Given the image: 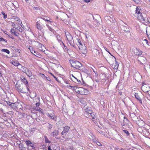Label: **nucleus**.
Wrapping results in <instances>:
<instances>
[{"instance_id":"412c9836","label":"nucleus","mask_w":150,"mask_h":150,"mask_svg":"<svg viewBox=\"0 0 150 150\" xmlns=\"http://www.w3.org/2000/svg\"><path fill=\"white\" fill-rule=\"evenodd\" d=\"M134 96H135V98L139 101L140 103H142V99L139 96L138 93H135Z\"/></svg>"},{"instance_id":"f03ea898","label":"nucleus","mask_w":150,"mask_h":150,"mask_svg":"<svg viewBox=\"0 0 150 150\" xmlns=\"http://www.w3.org/2000/svg\"><path fill=\"white\" fill-rule=\"evenodd\" d=\"M20 78L21 82L24 84L27 91H28L30 93L31 92L29 88V84L27 79L25 78L24 76H21Z\"/></svg>"},{"instance_id":"f704fd0d","label":"nucleus","mask_w":150,"mask_h":150,"mask_svg":"<svg viewBox=\"0 0 150 150\" xmlns=\"http://www.w3.org/2000/svg\"><path fill=\"white\" fill-rule=\"evenodd\" d=\"M138 52H136V55H140L142 54V51L141 50H138Z\"/></svg>"},{"instance_id":"0eeeda50","label":"nucleus","mask_w":150,"mask_h":150,"mask_svg":"<svg viewBox=\"0 0 150 150\" xmlns=\"http://www.w3.org/2000/svg\"><path fill=\"white\" fill-rule=\"evenodd\" d=\"M78 42V44L77 45H79L78 46L80 49H85L86 48V47L84 43H82L79 39H77Z\"/></svg>"},{"instance_id":"8fccbe9b","label":"nucleus","mask_w":150,"mask_h":150,"mask_svg":"<svg viewBox=\"0 0 150 150\" xmlns=\"http://www.w3.org/2000/svg\"><path fill=\"white\" fill-rule=\"evenodd\" d=\"M92 70L93 71V72L95 73V76H98V74H97V71H95L94 69L93 68H92Z\"/></svg>"},{"instance_id":"c9c22d12","label":"nucleus","mask_w":150,"mask_h":150,"mask_svg":"<svg viewBox=\"0 0 150 150\" xmlns=\"http://www.w3.org/2000/svg\"><path fill=\"white\" fill-rule=\"evenodd\" d=\"M46 25L50 31H51V32H53V31L54 30L49 25H48L47 24H46Z\"/></svg>"},{"instance_id":"37998d69","label":"nucleus","mask_w":150,"mask_h":150,"mask_svg":"<svg viewBox=\"0 0 150 150\" xmlns=\"http://www.w3.org/2000/svg\"><path fill=\"white\" fill-rule=\"evenodd\" d=\"M105 19H108V21H110V22H111V20L110 19V18H111V17L110 16H105Z\"/></svg>"},{"instance_id":"864d4df0","label":"nucleus","mask_w":150,"mask_h":150,"mask_svg":"<svg viewBox=\"0 0 150 150\" xmlns=\"http://www.w3.org/2000/svg\"><path fill=\"white\" fill-rule=\"evenodd\" d=\"M14 35L17 37L19 35V33L17 32H16V31L15 32V33H14Z\"/></svg>"},{"instance_id":"a18cd8bd","label":"nucleus","mask_w":150,"mask_h":150,"mask_svg":"<svg viewBox=\"0 0 150 150\" xmlns=\"http://www.w3.org/2000/svg\"><path fill=\"white\" fill-rule=\"evenodd\" d=\"M11 33L14 34L15 33L16 31H15L14 29L11 28Z\"/></svg>"},{"instance_id":"20e7f679","label":"nucleus","mask_w":150,"mask_h":150,"mask_svg":"<svg viewBox=\"0 0 150 150\" xmlns=\"http://www.w3.org/2000/svg\"><path fill=\"white\" fill-rule=\"evenodd\" d=\"M146 15L144 13L142 14L140 13L138 15V18L140 21L146 22V18L144 17Z\"/></svg>"},{"instance_id":"aec40b11","label":"nucleus","mask_w":150,"mask_h":150,"mask_svg":"<svg viewBox=\"0 0 150 150\" xmlns=\"http://www.w3.org/2000/svg\"><path fill=\"white\" fill-rule=\"evenodd\" d=\"M93 52L95 54L96 56H102V53L101 52H100H100L99 51L96 50L95 49L93 51Z\"/></svg>"},{"instance_id":"3c124183","label":"nucleus","mask_w":150,"mask_h":150,"mask_svg":"<svg viewBox=\"0 0 150 150\" xmlns=\"http://www.w3.org/2000/svg\"><path fill=\"white\" fill-rule=\"evenodd\" d=\"M52 127V125L50 124H49V125H48L47 127L49 129H51Z\"/></svg>"},{"instance_id":"a19ab883","label":"nucleus","mask_w":150,"mask_h":150,"mask_svg":"<svg viewBox=\"0 0 150 150\" xmlns=\"http://www.w3.org/2000/svg\"><path fill=\"white\" fill-rule=\"evenodd\" d=\"M142 58V59L143 60V62L144 63H145L146 62V59L145 58V57H141Z\"/></svg>"},{"instance_id":"c756f323","label":"nucleus","mask_w":150,"mask_h":150,"mask_svg":"<svg viewBox=\"0 0 150 150\" xmlns=\"http://www.w3.org/2000/svg\"><path fill=\"white\" fill-rule=\"evenodd\" d=\"M23 88V87H22V90L23 91V92H21L22 93H27L28 94V91H27V90L26 88Z\"/></svg>"},{"instance_id":"6e6d98bb","label":"nucleus","mask_w":150,"mask_h":150,"mask_svg":"<svg viewBox=\"0 0 150 150\" xmlns=\"http://www.w3.org/2000/svg\"><path fill=\"white\" fill-rule=\"evenodd\" d=\"M96 143V144L98 146H102V144H101L99 142H97Z\"/></svg>"},{"instance_id":"b1692460","label":"nucleus","mask_w":150,"mask_h":150,"mask_svg":"<svg viewBox=\"0 0 150 150\" xmlns=\"http://www.w3.org/2000/svg\"><path fill=\"white\" fill-rule=\"evenodd\" d=\"M25 74L29 77H31L32 75V73L31 71L28 70L27 72H26Z\"/></svg>"},{"instance_id":"a878e982","label":"nucleus","mask_w":150,"mask_h":150,"mask_svg":"<svg viewBox=\"0 0 150 150\" xmlns=\"http://www.w3.org/2000/svg\"><path fill=\"white\" fill-rule=\"evenodd\" d=\"M45 142L46 143H50V141L48 139L47 137L46 136H44Z\"/></svg>"},{"instance_id":"e2e57ef3","label":"nucleus","mask_w":150,"mask_h":150,"mask_svg":"<svg viewBox=\"0 0 150 150\" xmlns=\"http://www.w3.org/2000/svg\"><path fill=\"white\" fill-rule=\"evenodd\" d=\"M14 19L17 21L19 19V18L17 17H16L15 18H14Z\"/></svg>"},{"instance_id":"f257e3e1","label":"nucleus","mask_w":150,"mask_h":150,"mask_svg":"<svg viewBox=\"0 0 150 150\" xmlns=\"http://www.w3.org/2000/svg\"><path fill=\"white\" fill-rule=\"evenodd\" d=\"M71 67L77 69H80L82 66V64L79 61L71 59L69 60Z\"/></svg>"},{"instance_id":"a211bd4d","label":"nucleus","mask_w":150,"mask_h":150,"mask_svg":"<svg viewBox=\"0 0 150 150\" xmlns=\"http://www.w3.org/2000/svg\"><path fill=\"white\" fill-rule=\"evenodd\" d=\"M118 94L120 99H124L126 98V95L124 93L123 94L122 92H120Z\"/></svg>"},{"instance_id":"e433bc0d","label":"nucleus","mask_w":150,"mask_h":150,"mask_svg":"<svg viewBox=\"0 0 150 150\" xmlns=\"http://www.w3.org/2000/svg\"><path fill=\"white\" fill-rule=\"evenodd\" d=\"M23 69L24 71L23 72H24L25 73L27 71L29 70L27 68L23 67L22 68Z\"/></svg>"},{"instance_id":"f3484780","label":"nucleus","mask_w":150,"mask_h":150,"mask_svg":"<svg viewBox=\"0 0 150 150\" xmlns=\"http://www.w3.org/2000/svg\"><path fill=\"white\" fill-rule=\"evenodd\" d=\"M16 88L17 90L20 92H23L22 87L20 85H18L17 83L16 84Z\"/></svg>"},{"instance_id":"423d86ee","label":"nucleus","mask_w":150,"mask_h":150,"mask_svg":"<svg viewBox=\"0 0 150 150\" xmlns=\"http://www.w3.org/2000/svg\"><path fill=\"white\" fill-rule=\"evenodd\" d=\"M25 143L28 147L29 148V147H30L31 148V149H35L34 144L32 142L29 140L26 141L25 142Z\"/></svg>"},{"instance_id":"9d476101","label":"nucleus","mask_w":150,"mask_h":150,"mask_svg":"<svg viewBox=\"0 0 150 150\" xmlns=\"http://www.w3.org/2000/svg\"><path fill=\"white\" fill-rule=\"evenodd\" d=\"M69 129L70 127L68 126H66L64 127L63 131L61 132V134L63 135L67 133L68 132Z\"/></svg>"},{"instance_id":"2eb2a0df","label":"nucleus","mask_w":150,"mask_h":150,"mask_svg":"<svg viewBox=\"0 0 150 150\" xmlns=\"http://www.w3.org/2000/svg\"><path fill=\"white\" fill-rule=\"evenodd\" d=\"M66 36L68 41L73 40L72 36L69 33H67V34H66Z\"/></svg>"},{"instance_id":"2f4dec72","label":"nucleus","mask_w":150,"mask_h":150,"mask_svg":"<svg viewBox=\"0 0 150 150\" xmlns=\"http://www.w3.org/2000/svg\"><path fill=\"white\" fill-rule=\"evenodd\" d=\"M1 51L2 52H4L8 54H9L10 53L9 51L7 49H2Z\"/></svg>"},{"instance_id":"4d7b16f0","label":"nucleus","mask_w":150,"mask_h":150,"mask_svg":"<svg viewBox=\"0 0 150 150\" xmlns=\"http://www.w3.org/2000/svg\"><path fill=\"white\" fill-rule=\"evenodd\" d=\"M29 131L30 133V135L32 134L33 133V130L32 129H31Z\"/></svg>"},{"instance_id":"603ef678","label":"nucleus","mask_w":150,"mask_h":150,"mask_svg":"<svg viewBox=\"0 0 150 150\" xmlns=\"http://www.w3.org/2000/svg\"><path fill=\"white\" fill-rule=\"evenodd\" d=\"M76 81L75 83L77 84H79L81 82L79 80H78L77 79H76Z\"/></svg>"},{"instance_id":"5fc2aeb1","label":"nucleus","mask_w":150,"mask_h":150,"mask_svg":"<svg viewBox=\"0 0 150 150\" xmlns=\"http://www.w3.org/2000/svg\"><path fill=\"white\" fill-rule=\"evenodd\" d=\"M51 75L53 77H54V78L56 79V81H58V79L53 74H51Z\"/></svg>"},{"instance_id":"c03bdc74","label":"nucleus","mask_w":150,"mask_h":150,"mask_svg":"<svg viewBox=\"0 0 150 150\" xmlns=\"http://www.w3.org/2000/svg\"><path fill=\"white\" fill-rule=\"evenodd\" d=\"M33 8L34 9H35L36 10H40V8L39 6H38L36 7H33Z\"/></svg>"},{"instance_id":"de8ad7c7","label":"nucleus","mask_w":150,"mask_h":150,"mask_svg":"<svg viewBox=\"0 0 150 150\" xmlns=\"http://www.w3.org/2000/svg\"><path fill=\"white\" fill-rule=\"evenodd\" d=\"M18 69H20L21 68H22L23 67L21 64L19 63V64L18 65Z\"/></svg>"},{"instance_id":"79ce46f5","label":"nucleus","mask_w":150,"mask_h":150,"mask_svg":"<svg viewBox=\"0 0 150 150\" xmlns=\"http://www.w3.org/2000/svg\"><path fill=\"white\" fill-rule=\"evenodd\" d=\"M17 22L19 25L22 26V22L20 19L17 21Z\"/></svg>"},{"instance_id":"09e8293b","label":"nucleus","mask_w":150,"mask_h":150,"mask_svg":"<svg viewBox=\"0 0 150 150\" xmlns=\"http://www.w3.org/2000/svg\"><path fill=\"white\" fill-rule=\"evenodd\" d=\"M4 41L6 43L7 42V41L5 39H4V38H2L1 37V39H0V41Z\"/></svg>"},{"instance_id":"bf43d9fd","label":"nucleus","mask_w":150,"mask_h":150,"mask_svg":"<svg viewBox=\"0 0 150 150\" xmlns=\"http://www.w3.org/2000/svg\"><path fill=\"white\" fill-rule=\"evenodd\" d=\"M76 79H77L76 78L74 77V79H71V80L73 81H74V82H75L76 81Z\"/></svg>"},{"instance_id":"1a4fd4ad","label":"nucleus","mask_w":150,"mask_h":150,"mask_svg":"<svg viewBox=\"0 0 150 150\" xmlns=\"http://www.w3.org/2000/svg\"><path fill=\"white\" fill-rule=\"evenodd\" d=\"M4 102L6 103L7 105L11 107L12 108L15 109L16 108L15 103H12L9 101H7L6 100H4Z\"/></svg>"},{"instance_id":"58836bf2","label":"nucleus","mask_w":150,"mask_h":150,"mask_svg":"<svg viewBox=\"0 0 150 150\" xmlns=\"http://www.w3.org/2000/svg\"><path fill=\"white\" fill-rule=\"evenodd\" d=\"M144 42V43H146V44H147L149 46H150V43H149L148 42V40L146 39H144L143 40Z\"/></svg>"},{"instance_id":"338daca9","label":"nucleus","mask_w":150,"mask_h":150,"mask_svg":"<svg viewBox=\"0 0 150 150\" xmlns=\"http://www.w3.org/2000/svg\"><path fill=\"white\" fill-rule=\"evenodd\" d=\"M90 22L91 23V24H90V23H88V25L90 26V27L91 28L92 26V24H91V23H92V22H91V21H90Z\"/></svg>"},{"instance_id":"c85d7f7f","label":"nucleus","mask_w":150,"mask_h":150,"mask_svg":"<svg viewBox=\"0 0 150 150\" xmlns=\"http://www.w3.org/2000/svg\"><path fill=\"white\" fill-rule=\"evenodd\" d=\"M35 108L36 110L42 113H43V111L42 109L38 107Z\"/></svg>"},{"instance_id":"4468645a","label":"nucleus","mask_w":150,"mask_h":150,"mask_svg":"<svg viewBox=\"0 0 150 150\" xmlns=\"http://www.w3.org/2000/svg\"><path fill=\"white\" fill-rule=\"evenodd\" d=\"M10 63L15 66H18L19 64V62L17 61H14L12 59H11L10 61Z\"/></svg>"},{"instance_id":"dca6fc26","label":"nucleus","mask_w":150,"mask_h":150,"mask_svg":"<svg viewBox=\"0 0 150 150\" xmlns=\"http://www.w3.org/2000/svg\"><path fill=\"white\" fill-rule=\"evenodd\" d=\"M59 134V131L57 130H54V131L51 133L50 135L53 137L57 136Z\"/></svg>"},{"instance_id":"6ab92c4d","label":"nucleus","mask_w":150,"mask_h":150,"mask_svg":"<svg viewBox=\"0 0 150 150\" xmlns=\"http://www.w3.org/2000/svg\"><path fill=\"white\" fill-rule=\"evenodd\" d=\"M29 49L30 50L31 52L35 56H37V55H39V53L35 51V50H32V51H31V49H32V47H30Z\"/></svg>"},{"instance_id":"cd10ccee","label":"nucleus","mask_w":150,"mask_h":150,"mask_svg":"<svg viewBox=\"0 0 150 150\" xmlns=\"http://www.w3.org/2000/svg\"><path fill=\"white\" fill-rule=\"evenodd\" d=\"M140 7H137L135 10V13L138 15L139 13H141L140 12Z\"/></svg>"},{"instance_id":"774afa93","label":"nucleus","mask_w":150,"mask_h":150,"mask_svg":"<svg viewBox=\"0 0 150 150\" xmlns=\"http://www.w3.org/2000/svg\"><path fill=\"white\" fill-rule=\"evenodd\" d=\"M64 82L65 83L67 84H69V81H64Z\"/></svg>"},{"instance_id":"5701e85b","label":"nucleus","mask_w":150,"mask_h":150,"mask_svg":"<svg viewBox=\"0 0 150 150\" xmlns=\"http://www.w3.org/2000/svg\"><path fill=\"white\" fill-rule=\"evenodd\" d=\"M53 150H60V147L58 144L54 145L53 147Z\"/></svg>"},{"instance_id":"4c0bfd02","label":"nucleus","mask_w":150,"mask_h":150,"mask_svg":"<svg viewBox=\"0 0 150 150\" xmlns=\"http://www.w3.org/2000/svg\"><path fill=\"white\" fill-rule=\"evenodd\" d=\"M2 14L3 15V17L4 19H6L7 18V15L5 14L4 12H2Z\"/></svg>"},{"instance_id":"4be33fe9","label":"nucleus","mask_w":150,"mask_h":150,"mask_svg":"<svg viewBox=\"0 0 150 150\" xmlns=\"http://www.w3.org/2000/svg\"><path fill=\"white\" fill-rule=\"evenodd\" d=\"M83 72L84 73V74L87 76L90 75L89 71L86 69H85Z\"/></svg>"},{"instance_id":"49530a36","label":"nucleus","mask_w":150,"mask_h":150,"mask_svg":"<svg viewBox=\"0 0 150 150\" xmlns=\"http://www.w3.org/2000/svg\"><path fill=\"white\" fill-rule=\"evenodd\" d=\"M11 23L12 24V26H13V27L14 28H16V27H17L16 26L18 25L16 24H15L13 22H11Z\"/></svg>"},{"instance_id":"39448f33","label":"nucleus","mask_w":150,"mask_h":150,"mask_svg":"<svg viewBox=\"0 0 150 150\" xmlns=\"http://www.w3.org/2000/svg\"><path fill=\"white\" fill-rule=\"evenodd\" d=\"M85 111L86 113L85 114V115L86 117L89 118L90 117V114L91 113L93 112V110H91L90 108L87 107L85 110Z\"/></svg>"},{"instance_id":"69168bd1","label":"nucleus","mask_w":150,"mask_h":150,"mask_svg":"<svg viewBox=\"0 0 150 150\" xmlns=\"http://www.w3.org/2000/svg\"><path fill=\"white\" fill-rule=\"evenodd\" d=\"M18 29L19 30V31L22 32V29L21 28V27H19V29Z\"/></svg>"},{"instance_id":"bb28decb","label":"nucleus","mask_w":150,"mask_h":150,"mask_svg":"<svg viewBox=\"0 0 150 150\" xmlns=\"http://www.w3.org/2000/svg\"><path fill=\"white\" fill-rule=\"evenodd\" d=\"M68 42H69V44L71 46L75 47V44L74 42V41L73 40H72L69 41Z\"/></svg>"},{"instance_id":"473e14b6","label":"nucleus","mask_w":150,"mask_h":150,"mask_svg":"<svg viewBox=\"0 0 150 150\" xmlns=\"http://www.w3.org/2000/svg\"><path fill=\"white\" fill-rule=\"evenodd\" d=\"M42 19L43 20L45 21H46L50 22V23L52 22V21H51V19L50 18H48V19H47L46 18H42Z\"/></svg>"},{"instance_id":"393cba45","label":"nucleus","mask_w":150,"mask_h":150,"mask_svg":"<svg viewBox=\"0 0 150 150\" xmlns=\"http://www.w3.org/2000/svg\"><path fill=\"white\" fill-rule=\"evenodd\" d=\"M37 28L40 30H41L42 28V26L38 22L37 23Z\"/></svg>"},{"instance_id":"0e129e2a","label":"nucleus","mask_w":150,"mask_h":150,"mask_svg":"<svg viewBox=\"0 0 150 150\" xmlns=\"http://www.w3.org/2000/svg\"><path fill=\"white\" fill-rule=\"evenodd\" d=\"M47 149L48 150H52L51 149V147L50 146H49L48 147Z\"/></svg>"},{"instance_id":"ddd939ff","label":"nucleus","mask_w":150,"mask_h":150,"mask_svg":"<svg viewBox=\"0 0 150 150\" xmlns=\"http://www.w3.org/2000/svg\"><path fill=\"white\" fill-rule=\"evenodd\" d=\"M112 59L113 60H115V63L114 67V69H118L119 66V63L117 61L115 57H113Z\"/></svg>"},{"instance_id":"680f3d73","label":"nucleus","mask_w":150,"mask_h":150,"mask_svg":"<svg viewBox=\"0 0 150 150\" xmlns=\"http://www.w3.org/2000/svg\"><path fill=\"white\" fill-rule=\"evenodd\" d=\"M57 39H58L59 41H60L61 40V38H60L59 36H58L57 37Z\"/></svg>"},{"instance_id":"6e6552de","label":"nucleus","mask_w":150,"mask_h":150,"mask_svg":"<svg viewBox=\"0 0 150 150\" xmlns=\"http://www.w3.org/2000/svg\"><path fill=\"white\" fill-rule=\"evenodd\" d=\"M47 115L51 119H52L54 121H56V116L53 112L51 113H47Z\"/></svg>"},{"instance_id":"7ed1b4c3","label":"nucleus","mask_w":150,"mask_h":150,"mask_svg":"<svg viewBox=\"0 0 150 150\" xmlns=\"http://www.w3.org/2000/svg\"><path fill=\"white\" fill-rule=\"evenodd\" d=\"M79 90H77L76 92L81 95H86L88 94L89 91L87 89L83 87H79Z\"/></svg>"},{"instance_id":"72a5a7b5","label":"nucleus","mask_w":150,"mask_h":150,"mask_svg":"<svg viewBox=\"0 0 150 150\" xmlns=\"http://www.w3.org/2000/svg\"><path fill=\"white\" fill-rule=\"evenodd\" d=\"M19 147L21 149V150H25V148L24 147L23 145L21 144V145H19Z\"/></svg>"},{"instance_id":"052dcab7","label":"nucleus","mask_w":150,"mask_h":150,"mask_svg":"<svg viewBox=\"0 0 150 150\" xmlns=\"http://www.w3.org/2000/svg\"><path fill=\"white\" fill-rule=\"evenodd\" d=\"M134 2L137 4H139V0H133Z\"/></svg>"},{"instance_id":"13d9d810","label":"nucleus","mask_w":150,"mask_h":150,"mask_svg":"<svg viewBox=\"0 0 150 150\" xmlns=\"http://www.w3.org/2000/svg\"><path fill=\"white\" fill-rule=\"evenodd\" d=\"M40 103L39 102H38L36 103L35 105L36 107H38L40 105Z\"/></svg>"},{"instance_id":"f8f14e48","label":"nucleus","mask_w":150,"mask_h":150,"mask_svg":"<svg viewBox=\"0 0 150 150\" xmlns=\"http://www.w3.org/2000/svg\"><path fill=\"white\" fill-rule=\"evenodd\" d=\"M90 117H89L90 119L93 120L96 119L97 116L96 113L93 112L90 114Z\"/></svg>"},{"instance_id":"ea45409f","label":"nucleus","mask_w":150,"mask_h":150,"mask_svg":"<svg viewBox=\"0 0 150 150\" xmlns=\"http://www.w3.org/2000/svg\"><path fill=\"white\" fill-rule=\"evenodd\" d=\"M123 131L125 133L127 134V136H129V133L127 130H123Z\"/></svg>"},{"instance_id":"7c9ffc66","label":"nucleus","mask_w":150,"mask_h":150,"mask_svg":"<svg viewBox=\"0 0 150 150\" xmlns=\"http://www.w3.org/2000/svg\"><path fill=\"white\" fill-rule=\"evenodd\" d=\"M23 88V87H22V90L23 91V92H21L22 93H27L28 94V91H27V90L26 88Z\"/></svg>"},{"instance_id":"9b49d317","label":"nucleus","mask_w":150,"mask_h":150,"mask_svg":"<svg viewBox=\"0 0 150 150\" xmlns=\"http://www.w3.org/2000/svg\"><path fill=\"white\" fill-rule=\"evenodd\" d=\"M121 29L123 30L125 33L129 34V28H128L127 26H122L121 27Z\"/></svg>"}]
</instances>
